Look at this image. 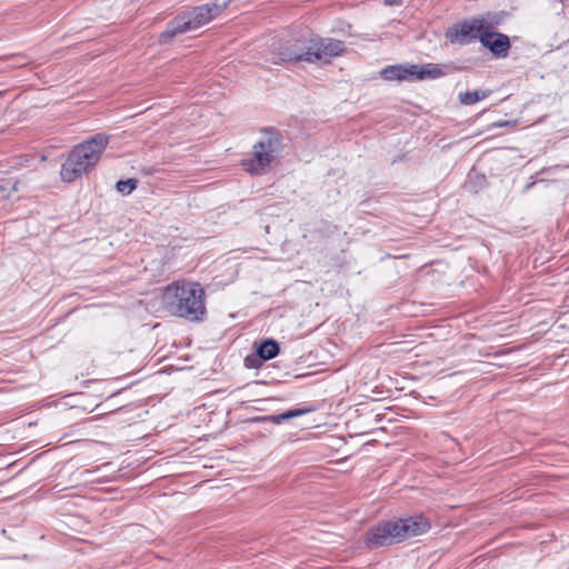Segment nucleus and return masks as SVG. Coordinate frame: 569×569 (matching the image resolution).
Instances as JSON below:
<instances>
[{"label":"nucleus","mask_w":569,"mask_h":569,"mask_svg":"<svg viewBox=\"0 0 569 569\" xmlns=\"http://www.w3.org/2000/svg\"><path fill=\"white\" fill-rule=\"evenodd\" d=\"M491 94V90H473L459 93V102L465 106H471L476 102L488 98Z\"/></svg>","instance_id":"15"},{"label":"nucleus","mask_w":569,"mask_h":569,"mask_svg":"<svg viewBox=\"0 0 569 569\" xmlns=\"http://www.w3.org/2000/svg\"><path fill=\"white\" fill-rule=\"evenodd\" d=\"M506 17V11L487 12L483 16L477 17L478 20L482 22L481 32L486 30L491 31V29L499 26Z\"/></svg>","instance_id":"14"},{"label":"nucleus","mask_w":569,"mask_h":569,"mask_svg":"<svg viewBox=\"0 0 569 569\" xmlns=\"http://www.w3.org/2000/svg\"><path fill=\"white\" fill-rule=\"evenodd\" d=\"M282 152V137L279 131L263 129L258 142L253 144L252 154L243 160L244 169L252 174L267 173L278 162Z\"/></svg>","instance_id":"5"},{"label":"nucleus","mask_w":569,"mask_h":569,"mask_svg":"<svg viewBox=\"0 0 569 569\" xmlns=\"http://www.w3.org/2000/svg\"><path fill=\"white\" fill-rule=\"evenodd\" d=\"M108 143L109 137L106 133H97L74 146L61 166V179L73 182L94 168Z\"/></svg>","instance_id":"3"},{"label":"nucleus","mask_w":569,"mask_h":569,"mask_svg":"<svg viewBox=\"0 0 569 569\" xmlns=\"http://www.w3.org/2000/svg\"><path fill=\"white\" fill-rule=\"evenodd\" d=\"M480 42L497 58H506L510 50L509 37L500 32L486 30L481 32Z\"/></svg>","instance_id":"9"},{"label":"nucleus","mask_w":569,"mask_h":569,"mask_svg":"<svg viewBox=\"0 0 569 569\" xmlns=\"http://www.w3.org/2000/svg\"><path fill=\"white\" fill-rule=\"evenodd\" d=\"M164 308L179 318L201 321L207 313L204 289L199 282L177 281L169 284L162 296Z\"/></svg>","instance_id":"2"},{"label":"nucleus","mask_w":569,"mask_h":569,"mask_svg":"<svg viewBox=\"0 0 569 569\" xmlns=\"http://www.w3.org/2000/svg\"><path fill=\"white\" fill-rule=\"evenodd\" d=\"M430 528L431 523L423 513L403 518L395 517L369 528L365 537V545L369 549L391 546L421 536Z\"/></svg>","instance_id":"1"},{"label":"nucleus","mask_w":569,"mask_h":569,"mask_svg":"<svg viewBox=\"0 0 569 569\" xmlns=\"http://www.w3.org/2000/svg\"><path fill=\"white\" fill-rule=\"evenodd\" d=\"M482 22L477 17L470 19H463L446 31V39L451 43H458L461 46L469 44L477 39L480 41Z\"/></svg>","instance_id":"8"},{"label":"nucleus","mask_w":569,"mask_h":569,"mask_svg":"<svg viewBox=\"0 0 569 569\" xmlns=\"http://www.w3.org/2000/svg\"><path fill=\"white\" fill-rule=\"evenodd\" d=\"M227 4L228 2L219 4L213 1L182 11L167 23L166 29L158 36V43L168 44L176 36L208 24L227 8Z\"/></svg>","instance_id":"4"},{"label":"nucleus","mask_w":569,"mask_h":569,"mask_svg":"<svg viewBox=\"0 0 569 569\" xmlns=\"http://www.w3.org/2000/svg\"><path fill=\"white\" fill-rule=\"evenodd\" d=\"M138 186V180L130 178L127 180H119L116 183V189L122 194H130Z\"/></svg>","instance_id":"16"},{"label":"nucleus","mask_w":569,"mask_h":569,"mask_svg":"<svg viewBox=\"0 0 569 569\" xmlns=\"http://www.w3.org/2000/svg\"><path fill=\"white\" fill-rule=\"evenodd\" d=\"M263 362H264V360H262L258 356L257 351L244 358V365L247 368H250V369H258Z\"/></svg>","instance_id":"17"},{"label":"nucleus","mask_w":569,"mask_h":569,"mask_svg":"<svg viewBox=\"0 0 569 569\" xmlns=\"http://www.w3.org/2000/svg\"><path fill=\"white\" fill-rule=\"evenodd\" d=\"M312 410H313L312 408L289 409V410L282 412V413H279V415H270V416L260 417L257 420L258 421H264V422L268 421V422H272V423H276V425H280V423H282L286 420L303 416L306 413L311 412Z\"/></svg>","instance_id":"12"},{"label":"nucleus","mask_w":569,"mask_h":569,"mask_svg":"<svg viewBox=\"0 0 569 569\" xmlns=\"http://www.w3.org/2000/svg\"><path fill=\"white\" fill-rule=\"evenodd\" d=\"M309 46L308 63H329L332 58L342 54L346 49L343 41L332 38H310Z\"/></svg>","instance_id":"7"},{"label":"nucleus","mask_w":569,"mask_h":569,"mask_svg":"<svg viewBox=\"0 0 569 569\" xmlns=\"http://www.w3.org/2000/svg\"><path fill=\"white\" fill-rule=\"evenodd\" d=\"M310 52L309 39H295L280 41L273 44L272 62L280 63H297L300 61L307 62Z\"/></svg>","instance_id":"6"},{"label":"nucleus","mask_w":569,"mask_h":569,"mask_svg":"<svg viewBox=\"0 0 569 569\" xmlns=\"http://www.w3.org/2000/svg\"><path fill=\"white\" fill-rule=\"evenodd\" d=\"M415 69L416 64H392L383 68L380 71V76L387 81H412Z\"/></svg>","instance_id":"11"},{"label":"nucleus","mask_w":569,"mask_h":569,"mask_svg":"<svg viewBox=\"0 0 569 569\" xmlns=\"http://www.w3.org/2000/svg\"><path fill=\"white\" fill-rule=\"evenodd\" d=\"M330 228L332 229V231H337L338 230V227L336 224H331Z\"/></svg>","instance_id":"18"},{"label":"nucleus","mask_w":569,"mask_h":569,"mask_svg":"<svg viewBox=\"0 0 569 569\" xmlns=\"http://www.w3.org/2000/svg\"><path fill=\"white\" fill-rule=\"evenodd\" d=\"M256 351L262 360L268 361L279 355L280 348L279 343L274 339L268 338L257 345Z\"/></svg>","instance_id":"13"},{"label":"nucleus","mask_w":569,"mask_h":569,"mask_svg":"<svg viewBox=\"0 0 569 569\" xmlns=\"http://www.w3.org/2000/svg\"><path fill=\"white\" fill-rule=\"evenodd\" d=\"M456 67L452 64L439 66L436 63H425L421 66L416 64L413 70V80L438 79L455 71Z\"/></svg>","instance_id":"10"}]
</instances>
